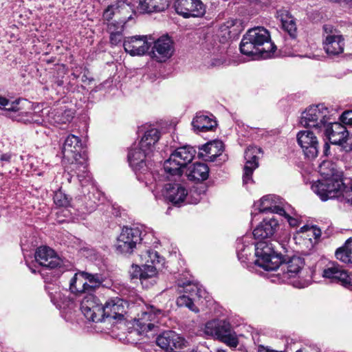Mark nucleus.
<instances>
[{
	"label": "nucleus",
	"instance_id": "1",
	"mask_svg": "<svg viewBox=\"0 0 352 352\" xmlns=\"http://www.w3.org/2000/svg\"><path fill=\"white\" fill-rule=\"evenodd\" d=\"M276 49L269 31L263 27L249 30L240 43L241 52L252 59L270 58L273 56Z\"/></svg>",
	"mask_w": 352,
	"mask_h": 352
},
{
	"label": "nucleus",
	"instance_id": "2",
	"mask_svg": "<svg viewBox=\"0 0 352 352\" xmlns=\"http://www.w3.org/2000/svg\"><path fill=\"white\" fill-rule=\"evenodd\" d=\"M319 173L323 179L312 184V190L322 201L339 197L343 187L342 172L332 162L323 161L319 166Z\"/></svg>",
	"mask_w": 352,
	"mask_h": 352
},
{
	"label": "nucleus",
	"instance_id": "3",
	"mask_svg": "<svg viewBox=\"0 0 352 352\" xmlns=\"http://www.w3.org/2000/svg\"><path fill=\"white\" fill-rule=\"evenodd\" d=\"M82 143L81 139L74 135H69L65 140L63 146L62 153L64 162L67 161L69 165L66 170L69 175L72 173L76 174V176L82 183L84 174L87 171V157L82 154Z\"/></svg>",
	"mask_w": 352,
	"mask_h": 352
},
{
	"label": "nucleus",
	"instance_id": "4",
	"mask_svg": "<svg viewBox=\"0 0 352 352\" xmlns=\"http://www.w3.org/2000/svg\"><path fill=\"white\" fill-rule=\"evenodd\" d=\"M139 256L142 265L133 264L130 274L133 278H139L143 286L148 287L156 283L157 270L164 258L150 249L142 252Z\"/></svg>",
	"mask_w": 352,
	"mask_h": 352
},
{
	"label": "nucleus",
	"instance_id": "5",
	"mask_svg": "<svg viewBox=\"0 0 352 352\" xmlns=\"http://www.w3.org/2000/svg\"><path fill=\"white\" fill-rule=\"evenodd\" d=\"M330 116L329 109L323 104L310 106L302 113L300 124L320 133L329 122Z\"/></svg>",
	"mask_w": 352,
	"mask_h": 352
},
{
	"label": "nucleus",
	"instance_id": "6",
	"mask_svg": "<svg viewBox=\"0 0 352 352\" xmlns=\"http://www.w3.org/2000/svg\"><path fill=\"white\" fill-rule=\"evenodd\" d=\"M255 264L266 271H277L281 256L274 250L270 241H259L255 245Z\"/></svg>",
	"mask_w": 352,
	"mask_h": 352
},
{
	"label": "nucleus",
	"instance_id": "7",
	"mask_svg": "<svg viewBox=\"0 0 352 352\" xmlns=\"http://www.w3.org/2000/svg\"><path fill=\"white\" fill-rule=\"evenodd\" d=\"M151 154L140 149L139 145L131 148L128 154L129 164L135 172L138 179L144 182L146 186L152 184L151 182L152 173L149 171L151 169L149 166L151 164L148 160Z\"/></svg>",
	"mask_w": 352,
	"mask_h": 352
},
{
	"label": "nucleus",
	"instance_id": "8",
	"mask_svg": "<svg viewBox=\"0 0 352 352\" xmlns=\"http://www.w3.org/2000/svg\"><path fill=\"white\" fill-rule=\"evenodd\" d=\"M195 149L189 146L177 148L164 163V171L170 175H181L182 169L192 162Z\"/></svg>",
	"mask_w": 352,
	"mask_h": 352
},
{
	"label": "nucleus",
	"instance_id": "9",
	"mask_svg": "<svg viewBox=\"0 0 352 352\" xmlns=\"http://www.w3.org/2000/svg\"><path fill=\"white\" fill-rule=\"evenodd\" d=\"M204 332L208 336L216 337L231 347H236L239 344L236 333L226 320H214L208 322Z\"/></svg>",
	"mask_w": 352,
	"mask_h": 352
},
{
	"label": "nucleus",
	"instance_id": "10",
	"mask_svg": "<svg viewBox=\"0 0 352 352\" xmlns=\"http://www.w3.org/2000/svg\"><path fill=\"white\" fill-rule=\"evenodd\" d=\"M324 130L331 144L339 145L346 152L352 151V134L343 124L329 121Z\"/></svg>",
	"mask_w": 352,
	"mask_h": 352
},
{
	"label": "nucleus",
	"instance_id": "11",
	"mask_svg": "<svg viewBox=\"0 0 352 352\" xmlns=\"http://www.w3.org/2000/svg\"><path fill=\"white\" fill-rule=\"evenodd\" d=\"M142 232L138 228H122L115 245L116 251L122 254H131L142 241Z\"/></svg>",
	"mask_w": 352,
	"mask_h": 352
},
{
	"label": "nucleus",
	"instance_id": "12",
	"mask_svg": "<svg viewBox=\"0 0 352 352\" xmlns=\"http://www.w3.org/2000/svg\"><path fill=\"white\" fill-rule=\"evenodd\" d=\"M162 315H163L162 310L153 306H146L134 320L133 327L138 334L142 335L154 330L157 327L155 324L158 322Z\"/></svg>",
	"mask_w": 352,
	"mask_h": 352
},
{
	"label": "nucleus",
	"instance_id": "13",
	"mask_svg": "<svg viewBox=\"0 0 352 352\" xmlns=\"http://www.w3.org/2000/svg\"><path fill=\"white\" fill-rule=\"evenodd\" d=\"M80 309L89 321L98 322L104 319L103 305L93 293H87L83 296L80 300Z\"/></svg>",
	"mask_w": 352,
	"mask_h": 352
},
{
	"label": "nucleus",
	"instance_id": "14",
	"mask_svg": "<svg viewBox=\"0 0 352 352\" xmlns=\"http://www.w3.org/2000/svg\"><path fill=\"white\" fill-rule=\"evenodd\" d=\"M323 48L329 55H338L344 52V38L340 31L331 25L323 26Z\"/></svg>",
	"mask_w": 352,
	"mask_h": 352
},
{
	"label": "nucleus",
	"instance_id": "15",
	"mask_svg": "<svg viewBox=\"0 0 352 352\" xmlns=\"http://www.w3.org/2000/svg\"><path fill=\"white\" fill-rule=\"evenodd\" d=\"M304 261L298 256L292 257L287 262L280 264V272L276 274L273 282L287 283L292 278H294L304 266Z\"/></svg>",
	"mask_w": 352,
	"mask_h": 352
},
{
	"label": "nucleus",
	"instance_id": "16",
	"mask_svg": "<svg viewBox=\"0 0 352 352\" xmlns=\"http://www.w3.org/2000/svg\"><path fill=\"white\" fill-rule=\"evenodd\" d=\"M176 12L184 18L201 17L206 12V8L201 0H176Z\"/></svg>",
	"mask_w": 352,
	"mask_h": 352
},
{
	"label": "nucleus",
	"instance_id": "17",
	"mask_svg": "<svg viewBox=\"0 0 352 352\" xmlns=\"http://www.w3.org/2000/svg\"><path fill=\"white\" fill-rule=\"evenodd\" d=\"M287 205L282 198L275 195L263 196L260 200L254 204V211L262 213H276L280 214L284 212L285 206Z\"/></svg>",
	"mask_w": 352,
	"mask_h": 352
},
{
	"label": "nucleus",
	"instance_id": "18",
	"mask_svg": "<svg viewBox=\"0 0 352 352\" xmlns=\"http://www.w3.org/2000/svg\"><path fill=\"white\" fill-rule=\"evenodd\" d=\"M297 140L306 157L314 159L317 157L319 142L315 132L310 130L301 131L297 134Z\"/></svg>",
	"mask_w": 352,
	"mask_h": 352
},
{
	"label": "nucleus",
	"instance_id": "19",
	"mask_svg": "<svg viewBox=\"0 0 352 352\" xmlns=\"http://www.w3.org/2000/svg\"><path fill=\"white\" fill-rule=\"evenodd\" d=\"M174 45L171 38L163 36L153 42L151 56L157 62L163 63L169 59L173 54Z\"/></svg>",
	"mask_w": 352,
	"mask_h": 352
},
{
	"label": "nucleus",
	"instance_id": "20",
	"mask_svg": "<svg viewBox=\"0 0 352 352\" xmlns=\"http://www.w3.org/2000/svg\"><path fill=\"white\" fill-rule=\"evenodd\" d=\"M260 147L250 146L245 151V165L243 168V184L246 186L253 183L252 178L254 170L258 166L259 155L261 153Z\"/></svg>",
	"mask_w": 352,
	"mask_h": 352
},
{
	"label": "nucleus",
	"instance_id": "21",
	"mask_svg": "<svg viewBox=\"0 0 352 352\" xmlns=\"http://www.w3.org/2000/svg\"><path fill=\"white\" fill-rule=\"evenodd\" d=\"M83 179L82 183L79 180L82 186H90L91 192H89L87 195L84 196L85 202L84 206L81 208L82 212L90 213L95 210L98 203L102 200V195L101 192L98 190L94 186L92 178L89 172L84 174V177H81Z\"/></svg>",
	"mask_w": 352,
	"mask_h": 352
},
{
	"label": "nucleus",
	"instance_id": "22",
	"mask_svg": "<svg viewBox=\"0 0 352 352\" xmlns=\"http://www.w3.org/2000/svg\"><path fill=\"white\" fill-rule=\"evenodd\" d=\"M152 43L146 36H133L124 38L123 47L131 56H142L148 52Z\"/></svg>",
	"mask_w": 352,
	"mask_h": 352
},
{
	"label": "nucleus",
	"instance_id": "23",
	"mask_svg": "<svg viewBox=\"0 0 352 352\" xmlns=\"http://www.w3.org/2000/svg\"><path fill=\"white\" fill-rule=\"evenodd\" d=\"M322 276L330 279L331 282L340 283L345 287L352 285V276L338 264L332 263L327 266L323 270Z\"/></svg>",
	"mask_w": 352,
	"mask_h": 352
},
{
	"label": "nucleus",
	"instance_id": "24",
	"mask_svg": "<svg viewBox=\"0 0 352 352\" xmlns=\"http://www.w3.org/2000/svg\"><path fill=\"white\" fill-rule=\"evenodd\" d=\"M185 339L173 331H164L156 339V344L166 351L182 349L185 346Z\"/></svg>",
	"mask_w": 352,
	"mask_h": 352
},
{
	"label": "nucleus",
	"instance_id": "25",
	"mask_svg": "<svg viewBox=\"0 0 352 352\" xmlns=\"http://www.w3.org/2000/svg\"><path fill=\"white\" fill-rule=\"evenodd\" d=\"M35 259L40 265L50 269L60 267L63 261L54 252V251L46 246H42L37 249L35 253Z\"/></svg>",
	"mask_w": 352,
	"mask_h": 352
},
{
	"label": "nucleus",
	"instance_id": "26",
	"mask_svg": "<svg viewBox=\"0 0 352 352\" xmlns=\"http://www.w3.org/2000/svg\"><path fill=\"white\" fill-rule=\"evenodd\" d=\"M139 131L143 133V136L139 142L140 148L152 153L156 143L160 140V131L150 125L142 126Z\"/></svg>",
	"mask_w": 352,
	"mask_h": 352
},
{
	"label": "nucleus",
	"instance_id": "27",
	"mask_svg": "<svg viewBox=\"0 0 352 352\" xmlns=\"http://www.w3.org/2000/svg\"><path fill=\"white\" fill-rule=\"evenodd\" d=\"M49 295L52 302L59 309H73L76 307L74 299L70 296L67 289L60 290L59 287H49Z\"/></svg>",
	"mask_w": 352,
	"mask_h": 352
},
{
	"label": "nucleus",
	"instance_id": "28",
	"mask_svg": "<svg viewBox=\"0 0 352 352\" xmlns=\"http://www.w3.org/2000/svg\"><path fill=\"white\" fill-rule=\"evenodd\" d=\"M162 194L164 197L174 205L179 206L184 203L188 195L187 189L179 184L165 185Z\"/></svg>",
	"mask_w": 352,
	"mask_h": 352
},
{
	"label": "nucleus",
	"instance_id": "29",
	"mask_svg": "<svg viewBox=\"0 0 352 352\" xmlns=\"http://www.w3.org/2000/svg\"><path fill=\"white\" fill-rule=\"evenodd\" d=\"M278 227V222L275 218L265 219L254 230L252 234L256 239L266 241L265 239L274 235Z\"/></svg>",
	"mask_w": 352,
	"mask_h": 352
},
{
	"label": "nucleus",
	"instance_id": "30",
	"mask_svg": "<svg viewBox=\"0 0 352 352\" xmlns=\"http://www.w3.org/2000/svg\"><path fill=\"white\" fill-rule=\"evenodd\" d=\"M194 131L197 133L213 131L217 126L215 118L212 115L198 113L192 121Z\"/></svg>",
	"mask_w": 352,
	"mask_h": 352
},
{
	"label": "nucleus",
	"instance_id": "31",
	"mask_svg": "<svg viewBox=\"0 0 352 352\" xmlns=\"http://www.w3.org/2000/svg\"><path fill=\"white\" fill-rule=\"evenodd\" d=\"M135 13L161 12L168 6V0H135Z\"/></svg>",
	"mask_w": 352,
	"mask_h": 352
},
{
	"label": "nucleus",
	"instance_id": "32",
	"mask_svg": "<svg viewBox=\"0 0 352 352\" xmlns=\"http://www.w3.org/2000/svg\"><path fill=\"white\" fill-rule=\"evenodd\" d=\"M126 302L120 298L107 301L103 306L104 318H111L113 319H121L125 313Z\"/></svg>",
	"mask_w": 352,
	"mask_h": 352
},
{
	"label": "nucleus",
	"instance_id": "33",
	"mask_svg": "<svg viewBox=\"0 0 352 352\" xmlns=\"http://www.w3.org/2000/svg\"><path fill=\"white\" fill-rule=\"evenodd\" d=\"M223 142L214 141L203 145L199 153V156L205 161L214 162L223 152Z\"/></svg>",
	"mask_w": 352,
	"mask_h": 352
},
{
	"label": "nucleus",
	"instance_id": "34",
	"mask_svg": "<svg viewBox=\"0 0 352 352\" xmlns=\"http://www.w3.org/2000/svg\"><path fill=\"white\" fill-rule=\"evenodd\" d=\"M178 287L179 292H183L184 294L189 296L191 298L195 299L200 298H206V292L201 286L198 284L188 280L184 282L182 280L178 281Z\"/></svg>",
	"mask_w": 352,
	"mask_h": 352
},
{
	"label": "nucleus",
	"instance_id": "35",
	"mask_svg": "<svg viewBox=\"0 0 352 352\" xmlns=\"http://www.w3.org/2000/svg\"><path fill=\"white\" fill-rule=\"evenodd\" d=\"M86 285L83 272H78L69 280V292L76 296L85 295L87 294Z\"/></svg>",
	"mask_w": 352,
	"mask_h": 352
},
{
	"label": "nucleus",
	"instance_id": "36",
	"mask_svg": "<svg viewBox=\"0 0 352 352\" xmlns=\"http://www.w3.org/2000/svg\"><path fill=\"white\" fill-rule=\"evenodd\" d=\"M209 176V168L204 163H195L189 168L188 177L190 180L201 182Z\"/></svg>",
	"mask_w": 352,
	"mask_h": 352
},
{
	"label": "nucleus",
	"instance_id": "37",
	"mask_svg": "<svg viewBox=\"0 0 352 352\" xmlns=\"http://www.w3.org/2000/svg\"><path fill=\"white\" fill-rule=\"evenodd\" d=\"M85 280L87 282V293H93L100 287L104 280V277L100 274H91L83 272Z\"/></svg>",
	"mask_w": 352,
	"mask_h": 352
},
{
	"label": "nucleus",
	"instance_id": "38",
	"mask_svg": "<svg viewBox=\"0 0 352 352\" xmlns=\"http://www.w3.org/2000/svg\"><path fill=\"white\" fill-rule=\"evenodd\" d=\"M248 236H243L236 241V252L238 258L242 262L248 259V256L251 254V246Z\"/></svg>",
	"mask_w": 352,
	"mask_h": 352
},
{
	"label": "nucleus",
	"instance_id": "39",
	"mask_svg": "<svg viewBox=\"0 0 352 352\" xmlns=\"http://www.w3.org/2000/svg\"><path fill=\"white\" fill-rule=\"evenodd\" d=\"M124 22L125 19L118 23H111L108 25V32L110 34V41L112 45H117L122 41Z\"/></svg>",
	"mask_w": 352,
	"mask_h": 352
},
{
	"label": "nucleus",
	"instance_id": "40",
	"mask_svg": "<svg viewBox=\"0 0 352 352\" xmlns=\"http://www.w3.org/2000/svg\"><path fill=\"white\" fill-rule=\"evenodd\" d=\"M336 258L345 263H352V238L349 239L344 245L336 252Z\"/></svg>",
	"mask_w": 352,
	"mask_h": 352
},
{
	"label": "nucleus",
	"instance_id": "41",
	"mask_svg": "<svg viewBox=\"0 0 352 352\" xmlns=\"http://www.w3.org/2000/svg\"><path fill=\"white\" fill-rule=\"evenodd\" d=\"M311 226H304L296 233L294 239L296 243H304L307 247L309 245L313 246L314 242L312 241V234L309 232Z\"/></svg>",
	"mask_w": 352,
	"mask_h": 352
},
{
	"label": "nucleus",
	"instance_id": "42",
	"mask_svg": "<svg viewBox=\"0 0 352 352\" xmlns=\"http://www.w3.org/2000/svg\"><path fill=\"white\" fill-rule=\"evenodd\" d=\"M19 103L20 100L10 101L6 97L0 95V109H3L8 113H18L21 109Z\"/></svg>",
	"mask_w": 352,
	"mask_h": 352
},
{
	"label": "nucleus",
	"instance_id": "43",
	"mask_svg": "<svg viewBox=\"0 0 352 352\" xmlns=\"http://www.w3.org/2000/svg\"><path fill=\"white\" fill-rule=\"evenodd\" d=\"M10 116H11L13 119L16 120L17 121L24 122H28L31 123L42 124L44 122V120L36 113L28 114V113L19 111L17 114L13 116L10 115Z\"/></svg>",
	"mask_w": 352,
	"mask_h": 352
},
{
	"label": "nucleus",
	"instance_id": "44",
	"mask_svg": "<svg viewBox=\"0 0 352 352\" xmlns=\"http://www.w3.org/2000/svg\"><path fill=\"white\" fill-rule=\"evenodd\" d=\"M280 215L283 216L289 226L293 228L297 227L300 223V220L294 208L289 204L285 206L284 212H282Z\"/></svg>",
	"mask_w": 352,
	"mask_h": 352
},
{
	"label": "nucleus",
	"instance_id": "45",
	"mask_svg": "<svg viewBox=\"0 0 352 352\" xmlns=\"http://www.w3.org/2000/svg\"><path fill=\"white\" fill-rule=\"evenodd\" d=\"M127 10L126 6L124 2H117L116 4L109 6L103 12V18L104 20L109 21L113 16L120 12Z\"/></svg>",
	"mask_w": 352,
	"mask_h": 352
},
{
	"label": "nucleus",
	"instance_id": "46",
	"mask_svg": "<svg viewBox=\"0 0 352 352\" xmlns=\"http://www.w3.org/2000/svg\"><path fill=\"white\" fill-rule=\"evenodd\" d=\"M72 198L61 189L56 191L54 195V202L58 207L67 208L71 205Z\"/></svg>",
	"mask_w": 352,
	"mask_h": 352
},
{
	"label": "nucleus",
	"instance_id": "47",
	"mask_svg": "<svg viewBox=\"0 0 352 352\" xmlns=\"http://www.w3.org/2000/svg\"><path fill=\"white\" fill-rule=\"evenodd\" d=\"M236 23V20L230 19L221 25L220 31L223 33V36L230 38L236 34L237 32V30L235 28Z\"/></svg>",
	"mask_w": 352,
	"mask_h": 352
},
{
	"label": "nucleus",
	"instance_id": "48",
	"mask_svg": "<svg viewBox=\"0 0 352 352\" xmlns=\"http://www.w3.org/2000/svg\"><path fill=\"white\" fill-rule=\"evenodd\" d=\"M193 300H195V298H191L186 294H183L182 296H180L177 298V305L179 307H186L190 310L197 313L199 309L194 305Z\"/></svg>",
	"mask_w": 352,
	"mask_h": 352
},
{
	"label": "nucleus",
	"instance_id": "49",
	"mask_svg": "<svg viewBox=\"0 0 352 352\" xmlns=\"http://www.w3.org/2000/svg\"><path fill=\"white\" fill-rule=\"evenodd\" d=\"M281 22L283 29L287 31L291 36L295 37L297 28L293 18L286 16L285 18L281 19Z\"/></svg>",
	"mask_w": 352,
	"mask_h": 352
},
{
	"label": "nucleus",
	"instance_id": "50",
	"mask_svg": "<svg viewBox=\"0 0 352 352\" xmlns=\"http://www.w3.org/2000/svg\"><path fill=\"white\" fill-rule=\"evenodd\" d=\"M72 118V113L69 110L58 111L54 114V120L58 124H63L69 122Z\"/></svg>",
	"mask_w": 352,
	"mask_h": 352
},
{
	"label": "nucleus",
	"instance_id": "51",
	"mask_svg": "<svg viewBox=\"0 0 352 352\" xmlns=\"http://www.w3.org/2000/svg\"><path fill=\"white\" fill-rule=\"evenodd\" d=\"M336 198L339 199L341 202L352 206V184L350 188H346L343 185L339 197H336Z\"/></svg>",
	"mask_w": 352,
	"mask_h": 352
},
{
	"label": "nucleus",
	"instance_id": "52",
	"mask_svg": "<svg viewBox=\"0 0 352 352\" xmlns=\"http://www.w3.org/2000/svg\"><path fill=\"white\" fill-rule=\"evenodd\" d=\"M201 199V195L197 190H191L188 192L185 201L189 204H197Z\"/></svg>",
	"mask_w": 352,
	"mask_h": 352
},
{
	"label": "nucleus",
	"instance_id": "53",
	"mask_svg": "<svg viewBox=\"0 0 352 352\" xmlns=\"http://www.w3.org/2000/svg\"><path fill=\"white\" fill-rule=\"evenodd\" d=\"M340 120L344 124L352 126V110L343 112L340 117Z\"/></svg>",
	"mask_w": 352,
	"mask_h": 352
},
{
	"label": "nucleus",
	"instance_id": "54",
	"mask_svg": "<svg viewBox=\"0 0 352 352\" xmlns=\"http://www.w3.org/2000/svg\"><path fill=\"white\" fill-rule=\"evenodd\" d=\"M226 62L224 56L212 57L209 62L207 63L209 67H217L223 65Z\"/></svg>",
	"mask_w": 352,
	"mask_h": 352
},
{
	"label": "nucleus",
	"instance_id": "55",
	"mask_svg": "<svg viewBox=\"0 0 352 352\" xmlns=\"http://www.w3.org/2000/svg\"><path fill=\"white\" fill-rule=\"evenodd\" d=\"M309 232L312 234V237L315 241H316L321 235L320 230L315 226H311L310 229H309ZM316 241H314V243Z\"/></svg>",
	"mask_w": 352,
	"mask_h": 352
},
{
	"label": "nucleus",
	"instance_id": "56",
	"mask_svg": "<svg viewBox=\"0 0 352 352\" xmlns=\"http://www.w3.org/2000/svg\"><path fill=\"white\" fill-rule=\"evenodd\" d=\"M119 2H124V4L126 6L127 10L128 8H131L133 10V12L135 13V4L137 3L135 0H122Z\"/></svg>",
	"mask_w": 352,
	"mask_h": 352
},
{
	"label": "nucleus",
	"instance_id": "57",
	"mask_svg": "<svg viewBox=\"0 0 352 352\" xmlns=\"http://www.w3.org/2000/svg\"><path fill=\"white\" fill-rule=\"evenodd\" d=\"M257 352H283V351L274 350L268 346H265L263 345H259V346H258V348H257Z\"/></svg>",
	"mask_w": 352,
	"mask_h": 352
},
{
	"label": "nucleus",
	"instance_id": "58",
	"mask_svg": "<svg viewBox=\"0 0 352 352\" xmlns=\"http://www.w3.org/2000/svg\"><path fill=\"white\" fill-rule=\"evenodd\" d=\"M93 80L92 78H89L86 74L82 76V81L85 84H89Z\"/></svg>",
	"mask_w": 352,
	"mask_h": 352
},
{
	"label": "nucleus",
	"instance_id": "59",
	"mask_svg": "<svg viewBox=\"0 0 352 352\" xmlns=\"http://www.w3.org/2000/svg\"><path fill=\"white\" fill-rule=\"evenodd\" d=\"M10 160V155H9V154H3L1 156V161L9 162Z\"/></svg>",
	"mask_w": 352,
	"mask_h": 352
},
{
	"label": "nucleus",
	"instance_id": "60",
	"mask_svg": "<svg viewBox=\"0 0 352 352\" xmlns=\"http://www.w3.org/2000/svg\"><path fill=\"white\" fill-rule=\"evenodd\" d=\"M72 76H74V77L75 78H78V76L76 75L74 73L72 74Z\"/></svg>",
	"mask_w": 352,
	"mask_h": 352
},
{
	"label": "nucleus",
	"instance_id": "61",
	"mask_svg": "<svg viewBox=\"0 0 352 352\" xmlns=\"http://www.w3.org/2000/svg\"><path fill=\"white\" fill-rule=\"evenodd\" d=\"M296 352H302V351H300V350H298V351H297Z\"/></svg>",
	"mask_w": 352,
	"mask_h": 352
}]
</instances>
